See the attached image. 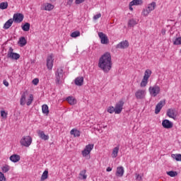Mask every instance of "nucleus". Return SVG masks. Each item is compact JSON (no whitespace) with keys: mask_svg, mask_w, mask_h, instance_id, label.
Listing matches in <instances>:
<instances>
[{"mask_svg":"<svg viewBox=\"0 0 181 181\" xmlns=\"http://www.w3.org/2000/svg\"><path fill=\"white\" fill-rule=\"evenodd\" d=\"M135 97L137 100H142V99L145 98V90H138L135 93Z\"/></svg>","mask_w":181,"mask_h":181,"instance_id":"dca6fc26","label":"nucleus"},{"mask_svg":"<svg viewBox=\"0 0 181 181\" xmlns=\"http://www.w3.org/2000/svg\"><path fill=\"white\" fill-rule=\"evenodd\" d=\"M28 90H25L21 95V98L20 99V104L21 105H25V104H26V97H28Z\"/></svg>","mask_w":181,"mask_h":181,"instance_id":"a211bd4d","label":"nucleus"},{"mask_svg":"<svg viewBox=\"0 0 181 181\" xmlns=\"http://www.w3.org/2000/svg\"><path fill=\"white\" fill-rule=\"evenodd\" d=\"M32 138L30 136H24L20 140V144L21 146H25V148H29L32 145Z\"/></svg>","mask_w":181,"mask_h":181,"instance_id":"20e7f679","label":"nucleus"},{"mask_svg":"<svg viewBox=\"0 0 181 181\" xmlns=\"http://www.w3.org/2000/svg\"><path fill=\"white\" fill-rule=\"evenodd\" d=\"M124 101L119 100L117 103H116L115 109V114H121L122 112V108L124 107Z\"/></svg>","mask_w":181,"mask_h":181,"instance_id":"9b49d317","label":"nucleus"},{"mask_svg":"<svg viewBox=\"0 0 181 181\" xmlns=\"http://www.w3.org/2000/svg\"><path fill=\"white\" fill-rule=\"evenodd\" d=\"M3 84H4V86L6 87H8L9 86V83L6 81V80H4L3 81Z\"/></svg>","mask_w":181,"mask_h":181,"instance_id":"3c124183","label":"nucleus"},{"mask_svg":"<svg viewBox=\"0 0 181 181\" xmlns=\"http://www.w3.org/2000/svg\"><path fill=\"white\" fill-rule=\"evenodd\" d=\"M167 116L169 117V118H173V119H176V115H175V110L168 109L167 110Z\"/></svg>","mask_w":181,"mask_h":181,"instance_id":"aec40b11","label":"nucleus"},{"mask_svg":"<svg viewBox=\"0 0 181 181\" xmlns=\"http://www.w3.org/2000/svg\"><path fill=\"white\" fill-rule=\"evenodd\" d=\"M156 8V3L155 1H153L148 5L147 8L143 9L141 14L143 15V16H148L150 12H152V11H155Z\"/></svg>","mask_w":181,"mask_h":181,"instance_id":"f03ea898","label":"nucleus"},{"mask_svg":"<svg viewBox=\"0 0 181 181\" xmlns=\"http://www.w3.org/2000/svg\"><path fill=\"white\" fill-rule=\"evenodd\" d=\"M136 25V21L134 19H131L128 22V25L130 27V28H134V26Z\"/></svg>","mask_w":181,"mask_h":181,"instance_id":"f704fd0d","label":"nucleus"},{"mask_svg":"<svg viewBox=\"0 0 181 181\" xmlns=\"http://www.w3.org/2000/svg\"><path fill=\"white\" fill-rule=\"evenodd\" d=\"M85 149L86 151H88L89 153L91 152V151H93V149H94V144H88V145H86V147H85Z\"/></svg>","mask_w":181,"mask_h":181,"instance_id":"c9c22d12","label":"nucleus"},{"mask_svg":"<svg viewBox=\"0 0 181 181\" xmlns=\"http://www.w3.org/2000/svg\"><path fill=\"white\" fill-rule=\"evenodd\" d=\"M42 113L47 115L49 114V106L47 105H43L42 107Z\"/></svg>","mask_w":181,"mask_h":181,"instance_id":"c756f323","label":"nucleus"},{"mask_svg":"<svg viewBox=\"0 0 181 181\" xmlns=\"http://www.w3.org/2000/svg\"><path fill=\"white\" fill-rule=\"evenodd\" d=\"M49 176V171L45 170L41 176V180H46Z\"/></svg>","mask_w":181,"mask_h":181,"instance_id":"7c9ffc66","label":"nucleus"},{"mask_svg":"<svg viewBox=\"0 0 181 181\" xmlns=\"http://www.w3.org/2000/svg\"><path fill=\"white\" fill-rule=\"evenodd\" d=\"M144 1L142 0H133L130 2V6L142 5Z\"/></svg>","mask_w":181,"mask_h":181,"instance_id":"a878e982","label":"nucleus"},{"mask_svg":"<svg viewBox=\"0 0 181 181\" xmlns=\"http://www.w3.org/2000/svg\"><path fill=\"white\" fill-rule=\"evenodd\" d=\"M25 16L21 13L13 14V21L15 23H21L23 21Z\"/></svg>","mask_w":181,"mask_h":181,"instance_id":"6e6552de","label":"nucleus"},{"mask_svg":"<svg viewBox=\"0 0 181 181\" xmlns=\"http://www.w3.org/2000/svg\"><path fill=\"white\" fill-rule=\"evenodd\" d=\"M88 155H90L89 151L84 148L83 151H82V156H83V158H86Z\"/></svg>","mask_w":181,"mask_h":181,"instance_id":"79ce46f5","label":"nucleus"},{"mask_svg":"<svg viewBox=\"0 0 181 181\" xmlns=\"http://www.w3.org/2000/svg\"><path fill=\"white\" fill-rule=\"evenodd\" d=\"M111 170H112V168L111 167H107L106 169L107 172H111Z\"/></svg>","mask_w":181,"mask_h":181,"instance_id":"864d4df0","label":"nucleus"},{"mask_svg":"<svg viewBox=\"0 0 181 181\" xmlns=\"http://www.w3.org/2000/svg\"><path fill=\"white\" fill-rule=\"evenodd\" d=\"M107 112H109V114H114V112H115V107L113 106H110L107 108Z\"/></svg>","mask_w":181,"mask_h":181,"instance_id":"58836bf2","label":"nucleus"},{"mask_svg":"<svg viewBox=\"0 0 181 181\" xmlns=\"http://www.w3.org/2000/svg\"><path fill=\"white\" fill-rule=\"evenodd\" d=\"M32 83L33 84H34V86H37V84H39V78H34Z\"/></svg>","mask_w":181,"mask_h":181,"instance_id":"a18cd8bd","label":"nucleus"},{"mask_svg":"<svg viewBox=\"0 0 181 181\" xmlns=\"http://www.w3.org/2000/svg\"><path fill=\"white\" fill-rule=\"evenodd\" d=\"M127 47H129V42H128V40L122 41L116 46L117 49H127Z\"/></svg>","mask_w":181,"mask_h":181,"instance_id":"2eb2a0df","label":"nucleus"},{"mask_svg":"<svg viewBox=\"0 0 181 181\" xmlns=\"http://www.w3.org/2000/svg\"><path fill=\"white\" fill-rule=\"evenodd\" d=\"M83 83H84V78L83 76H79L75 78L76 86H83Z\"/></svg>","mask_w":181,"mask_h":181,"instance_id":"4be33fe9","label":"nucleus"},{"mask_svg":"<svg viewBox=\"0 0 181 181\" xmlns=\"http://www.w3.org/2000/svg\"><path fill=\"white\" fill-rule=\"evenodd\" d=\"M70 134L71 135H74L75 138L80 136V131H78L77 129H72Z\"/></svg>","mask_w":181,"mask_h":181,"instance_id":"bb28decb","label":"nucleus"},{"mask_svg":"<svg viewBox=\"0 0 181 181\" xmlns=\"http://www.w3.org/2000/svg\"><path fill=\"white\" fill-rule=\"evenodd\" d=\"M98 36L100 39V42L102 43V45H108V43H110L108 37H107V35L104 34V33L103 32L99 33Z\"/></svg>","mask_w":181,"mask_h":181,"instance_id":"1a4fd4ad","label":"nucleus"},{"mask_svg":"<svg viewBox=\"0 0 181 181\" xmlns=\"http://www.w3.org/2000/svg\"><path fill=\"white\" fill-rule=\"evenodd\" d=\"M173 45H181V37H177L173 42Z\"/></svg>","mask_w":181,"mask_h":181,"instance_id":"4c0bfd02","label":"nucleus"},{"mask_svg":"<svg viewBox=\"0 0 181 181\" xmlns=\"http://www.w3.org/2000/svg\"><path fill=\"white\" fill-rule=\"evenodd\" d=\"M167 175L170 176V177H176L177 176V172L176 171H168L167 172Z\"/></svg>","mask_w":181,"mask_h":181,"instance_id":"473e14b6","label":"nucleus"},{"mask_svg":"<svg viewBox=\"0 0 181 181\" xmlns=\"http://www.w3.org/2000/svg\"><path fill=\"white\" fill-rule=\"evenodd\" d=\"M53 54H51L47 58V67L48 70L53 69Z\"/></svg>","mask_w":181,"mask_h":181,"instance_id":"f8f14e48","label":"nucleus"},{"mask_svg":"<svg viewBox=\"0 0 181 181\" xmlns=\"http://www.w3.org/2000/svg\"><path fill=\"white\" fill-rule=\"evenodd\" d=\"M129 9L130 11H133L134 8H132V6H131V3H129Z\"/></svg>","mask_w":181,"mask_h":181,"instance_id":"5fc2aeb1","label":"nucleus"},{"mask_svg":"<svg viewBox=\"0 0 181 181\" xmlns=\"http://www.w3.org/2000/svg\"><path fill=\"white\" fill-rule=\"evenodd\" d=\"M80 36V31H75L71 34V37H78Z\"/></svg>","mask_w":181,"mask_h":181,"instance_id":"a19ab883","label":"nucleus"},{"mask_svg":"<svg viewBox=\"0 0 181 181\" xmlns=\"http://www.w3.org/2000/svg\"><path fill=\"white\" fill-rule=\"evenodd\" d=\"M163 35H165V31H163Z\"/></svg>","mask_w":181,"mask_h":181,"instance_id":"13d9d810","label":"nucleus"},{"mask_svg":"<svg viewBox=\"0 0 181 181\" xmlns=\"http://www.w3.org/2000/svg\"><path fill=\"white\" fill-rule=\"evenodd\" d=\"M41 11H53L54 9V5L49 3H44L41 5Z\"/></svg>","mask_w":181,"mask_h":181,"instance_id":"9d476101","label":"nucleus"},{"mask_svg":"<svg viewBox=\"0 0 181 181\" xmlns=\"http://www.w3.org/2000/svg\"><path fill=\"white\" fill-rule=\"evenodd\" d=\"M32 103H33V95L30 94L29 98L28 99L26 105L29 106L32 104Z\"/></svg>","mask_w":181,"mask_h":181,"instance_id":"e433bc0d","label":"nucleus"},{"mask_svg":"<svg viewBox=\"0 0 181 181\" xmlns=\"http://www.w3.org/2000/svg\"><path fill=\"white\" fill-rule=\"evenodd\" d=\"M86 0H76L75 4L76 5H80V4H83Z\"/></svg>","mask_w":181,"mask_h":181,"instance_id":"8fccbe9b","label":"nucleus"},{"mask_svg":"<svg viewBox=\"0 0 181 181\" xmlns=\"http://www.w3.org/2000/svg\"><path fill=\"white\" fill-rule=\"evenodd\" d=\"M98 67L104 73H108L112 68V62L111 61V54L110 52H105L99 59Z\"/></svg>","mask_w":181,"mask_h":181,"instance_id":"f257e3e1","label":"nucleus"},{"mask_svg":"<svg viewBox=\"0 0 181 181\" xmlns=\"http://www.w3.org/2000/svg\"><path fill=\"white\" fill-rule=\"evenodd\" d=\"M10 160L13 162V163H16V162H19L21 160V156L18 154H13L10 156Z\"/></svg>","mask_w":181,"mask_h":181,"instance_id":"412c9836","label":"nucleus"},{"mask_svg":"<svg viewBox=\"0 0 181 181\" xmlns=\"http://www.w3.org/2000/svg\"><path fill=\"white\" fill-rule=\"evenodd\" d=\"M118 152H119V147H115L112 151V158H117L118 156Z\"/></svg>","mask_w":181,"mask_h":181,"instance_id":"c85d7f7f","label":"nucleus"},{"mask_svg":"<svg viewBox=\"0 0 181 181\" xmlns=\"http://www.w3.org/2000/svg\"><path fill=\"white\" fill-rule=\"evenodd\" d=\"M8 8V2L0 3V9L4 10Z\"/></svg>","mask_w":181,"mask_h":181,"instance_id":"72a5a7b5","label":"nucleus"},{"mask_svg":"<svg viewBox=\"0 0 181 181\" xmlns=\"http://www.w3.org/2000/svg\"><path fill=\"white\" fill-rule=\"evenodd\" d=\"M135 176H136V180L142 181V175H140L139 174L136 173Z\"/></svg>","mask_w":181,"mask_h":181,"instance_id":"c03bdc74","label":"nucleus"},{"mask_svg":"<svg viewBox=\"0 0 181 181\" xmlns=\"http://www.w3.org/2000/svg\"><path fill=\"white\" fill-rule=\"evenodd\" d=\"M124 172H125V170H124V167H122V166L117 167L115 175L117 177H122V176H124Z\"/></svg>","mask_w":181,"mask_h":181,"instance_id":"f3484780","label":"nucleus"},{"mask_svg":"<svg viewBox=\"0 0 181 181\" xmlns=\"http://www.w3.org/2000/svg\"><path fill=\"white\" fill-rule=\"evenodd\" d=\"M165 100H160L156 105L155 109V114H158L160 112V110L163 108V106L165 105Z\"/></svg>","mask_w":181,"mask_h":181,"instance_id":"4468645a","label":"nucleus"},{"mask_svg":"<svg viewBox=\"0 0 181 181\" xmlns=\"http://www.w3.org/2000/svg\"><path fill=\"white\" fill-rule=\"evenodd\" d=\"M151 74H152V71H151L150 69H146L145 71L144 78L140 83L141 87H146V86L148 85V80H149Z\"/></svg>","mask_w":181,"mask_h":181,"instance_id":"7ed1b4c3","label":"nucleus"},{"mask_svg":"<svg viewBox=\"0 0 181 181\" xmlns=\"http://www.w3.org/2000/svg\"><path fill=\"white\" fill-rule=\"evenodd\" d=\"M12 23H13V19L10 18L8 19L4 25V29H9L11 26H12Z\"/></svg>","mask_w":181,"mask_h":181,"instance_id":"b1692460","label":"nucleus"},{"mask_svg":"<svg viewBox=\"0 0 181 181\" xmlns=\"http://www.w3.org/2000/svg\"><path fill=\"white\" fill-rule=\"evenodd\" d=\"M21 28L24 32H29L30 29V23H25L23 25L21 26Z\"/></svg>","mask_w":181,"mask_h":181,"instance_id":"cd10ccee","label":"nucleus"},{"mask_svg":"<svg viewBox=\"0 0 181 181\" xmlns=\"http://www.w3.org/2000/svg\"><path fill=\"white\" fill-rule=\"evenodd\" d=\"M8 115V113L5 112V110L1 111V116L3 117V118H6Z\"/></svg>","mask_w":181,"mask_h":181,"instance_id":"de8ad7c7","label":"nucleus"},{"mask_svg":"<svg viewBox=\"0 0 181 181\" xmlns=\"http://www.w3.org/2000/svg\"><path fill=\"white\" fill-rule=\"evenodd\" d=\"M86 170H83L81 171V173H80V176H82L83 180L87 179V175H86Z\"/></svg>","mask_w":181,"mask_h":181,"instance_id":"37998d69","label":"nucleus"},{"mask_svg":"<svg viewBox=\"0 0 181 181\" xmlns=\"http://www.w3.org/2000/svg\"><path fill=\"white\" fill-rule=\"evenodd\" d=\"M8 59H11L12 60H18L20 59L21 55L16 52H13V48L10 47L7 53Z\"/></svg>","mask_w":181,"mask_h":181,"instance_id":"0eeeda50","label":"nucleus"},{"mask_svg":"<svg viewBox=\"0 0 181 181\" xmlns=\"http://www.w3.org/2000/svg\"><path fill=\"white\" fill-rule=\"evenodd\" d=\"M37 134H38V136L41 139H43V141H47L49 139V135H46L45 134V132H43L42 130H38Z\"/></svg>","mask_w":181,"mask_h":181,"instance_id":"6ab92c4d","label":"nucleus"},{"mask_svg":"<svg viewBox=\"0 0 181 181\" xmlns=\"http://www.w3.org/2000/svg\"><path fill=\"white\" fill-rule=\"evenodd\" d=\"M100 18H101V14H100V13H98V14H96V15H95V16H93L94 21H97V19H100Z\"/></svg>","mask_w":181,"mask_h":181,"instance_id":"09e8293b","label":"nucleus"},{"mask_svg":"<svg viewBox=\"0 0 181 181\" xmlns=\"http://www.w3.org/2000/svg\"><path fill=\"white\" fill-rule=\"evenodd\" d=\"M171 156L177 162H181V154H172Z\"/></svg>","mask_w":181,"mask_h":181,"instance_id":"2f4dec72","label":"nucleus"},{"mask_svg":"<svg viewBox=\"0 0 181 181\" xmlns=\"http://www.w3.org/2000/svg\"><path fill=\"white\" fill-rule=\"evenodd\" d=\"M28 42L26 41V38L25 37H21L19 38L18 45L21 47H23V46H26Z\"/></svg>","mask_w":181,"mask_h":181,"instance_id":"393cba45","label":"nucleus"},{"mask_svg":"<svg viewBox=\"0 0 181 181\" xmlns=\"http://www.w3.org/2000/svg\"><path fill=\"white\" fill-rule=\"evenodd\" d=\"M148 91L152 97H156V95L160 93V87H159L158 85L150 86Z\"/></svg>","mask_w":181,"mask_h":181,"instance_id":"423d86ee","label":"nucleus"},{"mask_svg":"<svg viewBox=\"0 0 181 181\" xmlns=\"http://www.w3.org/2000/svg\"><path fill=\"white\" fill-rule=\"evenodd\" d=\"M103 128H107V126H104Z\"/></svg>","mask_w":181,"mask_h":181,"instance_id":"4d7b16f0","label":"nucleus"},{"mask_svg":"<svg viewBox=\"0 0 181 181\" xmlns=\"http://www.w3.org/2000/svg\"><path fill=\"white\" fill-rule=\"evenodd\" d=\"M162 126L165 129H170V128H173V123L169 119H164L162 122Z\"/></svg>","mask_w":181,"mask_h":181,"instance_id":"ddd939ff","label":"nucleus"},{"mask_svg":"<svg viewBox=\"0 0 181 181\" xmlns=\"http://www.w3.org/2000/svg\"><path fill=\"white\" fill-rule=\"evenodd\" d=\"M50 2H56V0H49Z\"/></svg>","mask_w":181,"mask_h":181,"instance_id":"6e6d98bb","label":"nucleus"},{"mask_svg":"<svg viewBox=\"0 0 181 181\" xmlns=\"http://www.w3.org/2000/svg\"><path fill=\"white\" fill-rule=\"evenodd\" d=\"M6 178H5V175H4V173L0 172V181H6Z\"/></svg>","mask_w":181,"mask_h":181,"instance_id":"49530a36","label":"nucleus"},{"mask_svg":"<svg viewBox=\"0 0 181 181\" xmlns=\"http://www.w3.org/2000/svg\"><path fill=\"white\" fill-rule=\"evenodd\" d=\"M73 1L74 0H68L67 5H71V4H73Z\"/></svg>","mask_w":181,"mask_h":181,"instance_id":"603ef678","label":"nucleus"},{"mask_svg":"<svg viewBox=\"0 0 181 181\" xmlns=\"http://www.w3.org/2000/svg\"><path fill=\"white\" fill-rule=\"evenodd\" d=\"M10 169H11V167H9V165H5L2 168V170H3L4 173H6V172H9Z\"/></svg>","mask_w":181,"mask_h":181,"instance_id":"ea45409f","label":"nucleus"},{"mask_svg":"<svg viewBox=\"0 0 181 181\" xmlns=\"http://www.w3.org/2000/svg\"><path fill=\"white\" fill-rule=\"evenodd\" d=\"M66 100L69 104H70V105H75V104H77V100H76L73 96H69L66 98Z\"/></svg>","mask_w":181,"mask_h":181,"instance_id":"5701e85b","label":"nucleus"},{"mask_svg":"<svg viewBox=\"0 0 181 181\" xmlns=\"http://www.w3.org/2000/svg\"><path fill=\"white\" fill-rule=\"evenodd\" d=\"M56 84H62L63 80V68H58L55 73Z\"/></svg>","mask_w":181,"mask_h":181,"instance_id":"39448f33","label":"nucleus"}]
</instances>
